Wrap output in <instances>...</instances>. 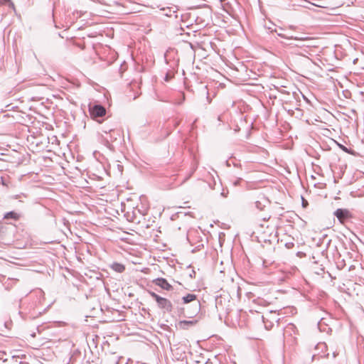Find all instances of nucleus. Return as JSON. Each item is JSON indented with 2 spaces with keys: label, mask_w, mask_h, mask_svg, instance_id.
I'll use <instances>...</instances> for the list:
<instances>
[{
  "label": "nucleus",
  "mask_w": 364,
  "mask_h": 364,
  "mask_svg": "<svg viewBox=\"0 0 364 364\" xmlns=\"http://www.w3.org/2000/svg\"><path fill=\"white\" fill-rule=\"evenodd\" d=\"M4 218H6V219H9V218L17 219L18 218V215H17L16 213L11 211L9 213H7L5 215Z\"/></svg>",
  "instance_id": "9"
},
{
  "label": "nucleus",
  "mask_w": 364,
  "mask_h": 364,
  "mask_svg": "<svg viewBox=\"0 0 364 364\" xmlns=\"http://www.w3.org/2000/svg\"><path fill=\"white\" fill-rule=\"evenodd\" d=\"M196 274V273H195V271H193V273H191V274H190V277H193V274Z\"/></svg>",
  "instance_id": "13"
},
{
  "label": "nucleus",
  "mask_w": 364,
  "mask_h": 364,
  "mask_svg": "<svg viewBox=\"0 0 364 364\" xmlns=\"http://www.w3.org/2000/svg\"><path fill=\"white\" fill-rule=\"evenodd\" d=\"M196 323V321H183L181 322L183 325H193Z\"/></svg>",
  "instance_id": "11"
},
{
  "label": "nucleus",
  "mask_w": 364,
  "mask_h": 364,
  "mask_svg": "<svg viewBox=\"0 0 364 364\" xmlns=\"http://www.w3.org/2000/svg\"><path fill=\"white\" fill-rule=\"evenodd\" d=\"M6 4H8L9 7L14 9V4L11 0H0V5Z\"/></svg>",
  "instance_id": "10"
},
{
  "label": "nucleus",
  "mask_w": 364,
  "mask_h": 364,
  "mask_svg": "<svg viewBox=\"0 0 364 364\" xmlns=\"http://www.w3.org/2000/svg\"><path fill=\"white\" fill-rule=\"evenodd\" d=\"M153 283L166 291H171L173 289L172 286L164 278H157L153 281Z\"/></svg>",
  "instance_id": "5"
},
{
  "label": "nucleus",
  "mask_w": 364,
  "mask_h": 364,
  "mask_svg": "<svg viewBox=\"0 0 364 364\" xmlns=\"http://www.w3.org/2000/svg\"><path fill=\"white\" fill-rule=\"evenodd\" d=\"M218 120H219V121H222V119H221V116H219V117H218Z\"/></svg>",
  "instance_id": "17"
},
{
  "label": "nucleus",
  "mask_w": 364,
  "mask_h": 364,
  "mask_svg": "<svg viewBox=\"0 0 364 364\" xmlns=\"http://www.w3.org/2000/svg\"><path fill=\"white\" fill-rule=\"evenodd\" d=\"M183 302L184 304H188L193 302L191 305V309L188 310L187 314L188 317L191 318L195 315H197L200 310V302L195 294H188L186 296L182 297Z\"/></svg>",
  "instance_id": "1"
},
{
  "label": "nucleus",
  "mask_w": 364,
  "mask_h": 364,
  "mask_svg": "<svg viewBox=\"0 0 364 364\" xmlns=\"http://www.w3.org/2000/svg\"><path fill=\"white\" fill-rule=\"evenodd\" d=\"M196 274V273H195V271H193V273H191V274H190V277H193V274Z\"/></svg>",
  "instance_id": "14"
},
{
  "label": "nucleus",
  "mask_w": 364,
  "mask_h": 364,
  "mask_svg": "<svg viewBox=\"0 0 364 364\" xmlns=\"http://www.w3.org/2000/svg\"><path fill=\"white\" fill-rule=\"evenodd\" d=\"M89 110L93 117H100L106 114L105 108L100 105H90Z\"/></svg>",
  "instance_id": "3"
},
{
  "label": "nucleus",
  "mask_w": 364,
  "mask_h": 364,
  "mask_svg": "<svg viewBox=\"0 0 364 364\" xmlns=\"http://www.w3.org/2000/svg\"><path fill=\"white\" fill-rule=\"evenodd\" d=\"M165 80H166V81H167V80H168V75H166V76Z\"/></svg>",
  "instance_id": "16"
},
{
  "label": "nucleus",
  "mask_w": 364,
  "mask_h": 364,
  "mask_svg": "<svg viewBox=\"0 0 364 364\" xmlns=\"http://www.w3.org/2000/svg\"><path fill=\"white\" fill-rule=\"evenodd\" d=\"M161 10L164 11V14L167 16H171L172 14H174L176 12V10H175V8H173V7L163 8Z\"/></svg>",
  "instance_id": "8"
},
{
  "label": "nucleus",
  "mask_w": 364,
  "mask_h": 364,
  "mask_svg": "<svg viewBox=\"0 0 364 364\" xmlns=\"http://www.w3.org/2000/svg\"><path fill=\"white\" fill-rule=\"evenodd\" d=\"M149 294L156 301L159 309L165 312L172 311L173 305L168 299L158 295L154 291H149Z\"/></svg>",
  "instance_id": "2"
},
{
  "label": "nucleus",
  "mask_w": 364,
  "mask_h": 364,
  "mask_svg": "<svg viewBox=\"0 0 364 364\" xmlns=\"http://www.w3.org/2000/svg\"><path fill=\"white\" fill-rule=\"evenodd\" d=\"M334 215L337 217L338 220L341 223H344V222L350 216V212L346 209H337Z\"/></svg>",
  "instance_id": "4"
},
{
  "label": "nucleus",
  "mask_w": 364,
  "mask_h": 364,
  "mask_svg": "<svg viewBox=\"0 0 364 364\" xmlns=\"http://www.w3.org/2000/svg\"><path fill=\"white\" fill-rule=\"evenodd\" d=\"M111 268L119 273H122L125 270V267L120 263L114 262L111 265Z\"/></svg>",
  "instance_id": "7"
},
{
  "label": "nucleus",
  "mask_w": 364,
  "mask_h": 364,
  "mask_svg": "<svg viewBox=\"0 0 364 364\" xmlns=\"http://www.w3.org/2000/svg\"><path fill=\"white\" fill-rule=\"evenodd\" d=\"M269 203V200L264 196L255 202L256 208L259 210H263L264 208Z\"/></svg>",
  "instance_id": "6"
},
{
  "label": "nucleus",
  "mask_w": 364,
  "mask_h": 364,
  "mask_svg": "<svg viewBox=\"0 0 364 364\" xmlns=\"http://www.w3.org/2000/svg\"><path fill=\"white\" fill-rule=\"evenodd\" d=\"M196 274V273H195V271H193V273H191V274H190V277H193V274Z\"/></svg>",
  "instance_id": "15"
},
{
  "label": "nucleus",
  "mask_w": 364,
  "mask_h": 364,
  "mask_svg": "<svg viewBox=\"0 0 364 364\" xmlns=\"http://www.w3.org/2000/svg\"><path fill=\"white\" fill-rule=\"evenodd\" d=\"M242 178H237V179H235V180H234V181H232V184H233V186H239V185L240 184V183L242 182Z\"/></svg>",
  "instance_id": "12"
}]
</instances>
